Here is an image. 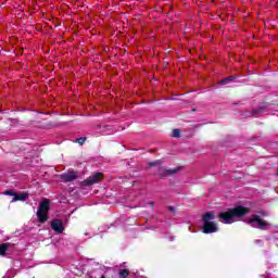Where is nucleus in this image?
<instances>
[{"mask_svg": "<svg viewBox=\"0 0 278 278\" xmlns=\"http://www.w3.org/2000/svg\"><path fill=\"white\" fill-rule=\"evenodd\" d=\"M250 210L244 206H237L235 208H230L228 211L222 212L218 215L220 223H225V225H231V223H236L238 218H242V216H247Z\"/></svg>", "mask_w": 278, "mask_h": 278, "instance_id": "nucleus-1", "label": "nucleus"}, {"mask_svg": "<svg viewBox=\"0 0 278 278\" xmlns=\"http://www.w3.org/2000/svg\"><path fill=\"white\" fill-rule=\"evenodd\" d=\"M49 210H51V200L45 198L39 203V208L37 211V218L41 225L49 220Z\"/></svg>", "mask_w": 278, "mask_h": 278, "instance_id": "nucleus-2", "label": "nucleus"}, {"mask_svg": "<svg viewBox=\"0 0 278 278\" xmlns=\"http://www.w3.org/2000/svg\"><path fill=\"white\" fill-rule=\"evenodd\" d=\"M214 218H216V215L212 212L203 215V233H216L218 231V226L214 223Z\"/></svg>", "mask_w": 278, "mask_h": 278, "instance_id": "nucleus-3", "label": "nucleus"}, {"mask_svg": "<svg viewBox=\"0 0 278 278\" xmlns=\"http://www.w3.org/2000/svg\"><path fill=\"white\" fill-rule=\"evenodd\" d=\"M248 225L254 227L255 229H268L269 225L260 215H253L252 218L247 220Z\"/></svg>", "mask_w": 278, "mask_h": 278, "instance_id": "nucleus-4", "label": "nucleus"}, {"mask_svg": "<svg viewBox=\"0 0 278 278\" xmlns=\"http://www.w3.org/2000/svg\"><path fill=\"white\" fill-rule=\"evenodd\" d=\"M101 179H103V173H96L83 181V186H94V184H99Z\"/></svg>", "mask_w": 278, "mask_h": 278, "instance_id": "nucleus-5", "label": "nucleus"}, {"mask_svg": "<svg viewBox=\"0 0 278 278\" xmlns=\"http://www.w3.org/2000/svg\"><path fill=\"white\" fill-rule=\"evenodd\" d=\"M51 229L55 231V233H64V224L61 219H53L51 223Z\"/></svg>", "mask_w": 278, "mask_h": 278, "instance_id": "nucleus-6", "label": "nucleus"}, {"mask_svg": "<svg viewBox=\"0 0 278 278\" xmlns=\"http://www.w3.org/2000/svg\"><path fill=\"white\" fill-rule=\"evenodd\" d=\"M60 179H62V181L64 184H68L71 181H75V179H77V172H68L66 174H62L60 176Z\"/></svg>", "mask_w": 278, "mask_h": 278, "instance_id": "nucleus-7", "label": "nucleus"}, {"mask_svg": "<svg viewBox=\"0 0 278 278\" xmlns=\"http://www.w3.org/2000/svg\"><path fill=\"white\" fill-rule=\"evenodd\" d=\"M29 199V194L23 193H15V198L12 199V203H16V201H27Z\"/></svg>", "mask_w": 278, "mask_h": 278, "instance_id": "nucleus-8", "label": "nucleus"}, {"mask_svg": "<svg viewBox=\"0 0 278 278\" xmlns=\"http://www.w3.org/2000/svg\"><path fill=\"white\" fill-rule=\"evenodd\" d=\"M10 249V243L0 244V255H5V252Z\"/></svg>", "mask_w": 278, "mask_h": 278, "instance_id": "nucleus-9", "label": "nucleus"}, {"mask_svg": "<svg viewBox=\"0 0 278 278\" xmlns=\"http://www.w3.org/2000/svg\"><path fill=\"white\" fill-rule=\"evenodd\" d=\"M127 277H129V270L128 269L119 270V278H127Z\"/></svg>", "mask_w": 278, "mask_h": 278, "instance_id": "nucleus-10", "label": "nucleus"}, {"mask_svg": "<svg viewBox=\"0 0 278 278\" xmlns=\"http://www.w3.org/2000/svg\"><path fill=\"white\" fill-rule=\"evenodd\" d=\"M88 140L87 137H80V138H77L75 140V142H77V144H79L80 147H83V144Z\"/></svg>", "mask_w": 278, "mask_h": 278, "instance_id": "nucleus-11", "label": "nucleus"}, {"mask_svg": "<svg viewBox=\"0 0 278 278\" xmlns=\"http://www.w3.org/2000/svg\"><path fill=\"white\" fill-rule=\"evenodd\" d=\"M172 136L173 138H179L181 136V131L179 129H174Z\"/></svg>", "mask_w": 278, "mask_h": 278, "instance_id": "nucleus-12", "label": "nucleus"}, {"mask_svg": "<svg viewBox=\"0 0 278 278\" xmlns=\"http://www.w3.org/2000/svg\"><path fill=\"white\" fill-rule=\"evenodd\" d=\"M4 194L7 195V197H16V192H14V190H7V191H4Z\"/></svg>", "mask_w": 278, "mask_h": 278, "instance_id": "nucleus-13", "label": "nucleus"}, {"mask_svg": "<svg viewBox=\"0 0 278 278\" xmlns=\"http://www.w3.org/2000/svg\"><path fill=\"white\" fill-rule=\"evenodd\" d=\"M229 81H233V77H227V78H224L220 84L222 86H225V84H229Z\"/></svg>", "mask_w": 278, "mask_h": 278, "instance_id": "nucleus-14", "label": "nucleus"}, {"mask_svg": "<svg viewBox=\"0 0 278 278\" xmlns=\"http://www.w3.org/2000/svg\"><path fill=\"white\" fill-rule=\"evenodd\" d=\"M157 165H160V161H156V162L150 163V166H157Z\"/></svg>", "mask_w": 278, "mask_h": 278, "instance_id": "nucleus-15", "label": "nucleus"}, {"mask_svg": "<svg viewBox=\"0 0 278 278\" xmlns=\"http://www.w3.org/2000/svg\"><path fill=\"white\" fill-rule=\"evenodd\" d=\"M174 173H177V170H167V175H173Z\"/></svg>", "mask_w": 278, "mask_h": 278, "instance_id": "nucleus-16", "label": "nucleus"}, {"mask_svg": "<svg viewBox=\"0 0 278 278\" xmlns=\"http://www.w3.org/2000/svg\"><path fill=\"white\" fill-rule=\"evenodd\" d=\"M101 278H105V276L102 275Z\"/></svg>", "mask_w": 278, "mask_h": 278, "instance_id": "nucleus-17", "label": "nucleus"}, {"mask_svg": "<svg viewBox=\"0 0 278 278\" xmlns=\"http://www.w3.org/2000/svg\"><path fill=\"white\" fill-rule=\"evenodd\" d=\"M150 205H152V206H153V202H151V203H150Z\"/></svg>", "mask_w": 278, "mask_h": 278, "instance_id": "nucleus-18", "label": "nucleus"}, {"mask_svg": "<svg viewBox=\"0 0 278 278\" xmlns=\"http://www.w3.org/2000/svg\"><path fill=\"white\" fill-rule=\"evenodd\" d=\"M169 210H172V211H173L174 208H173V207H169Z\"/></svg>", "mask_w": 278, "mask_h": 278, "instance_id": "nucleus-19", "label": "nucleus"}]
</instances>
